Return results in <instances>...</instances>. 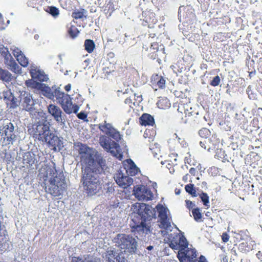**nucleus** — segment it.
<instances>
[{"label": "nucleus", "mask_w": 262, "mask_h": 262, "mask_svg": "<svg viewBox=\"0 0 262 262\" xmlns=\"http://www.w3.org/2000/svg\"><path fill=\"white\" fill-rule=\"evenodd\" d=\"M139 122L143 126H153L155 124V120L151 115L144 113L140 117Z\"/></svg>", "instance_id": "393cba45"}, {"label": "nucleus", "mask_w": 262, "mask_h": 262, "mask_svg": "<svg viewBox=\"0 0 262 262\" xmlns=\"http://www.w3.org/2000/svg\"><path fill=\"white\" fill-rule=\"evenodd\" d=\"M134 194L139 201H148L151 200L153 193L150 189L144 185H137L134 190Z\"/></svg>", "instance_id": "f8f14e48"}, {"label": "nucleus", "mask_w": 262, "mask_h": 262, "mask_svg": "<svg viewBox=\"0 0 262 262\" xmlns=\"http://www.w3.org/2000/svg\"><path fill=\"white\" fill-rule=\"evenodd\" d=\"M0 53L5 58V62L12 58V56L8 51V49L5 48L4 46H0Z\"/></svg>", "instance_id": "58836bf2"}, {"label": "nucleus", "mask_w": 262, "mask_h": 262, "mask_svg": "<svg viewBox=\"0 0 262 262\" xmlns=\"http://www.w3.org/2000/svg\"><path fill=\"white\" fill-rule=\"evenodd\" d=\"M199 135L202 137L206 139L211 135V132L207 128H203L199 132Z\"/></svg>", "instance_id": "79ce46f5"}, {"label": "nucleus", "mask_w": 262, "mask_h": 262, "mask_svg": "<svg viewBox=\"0 0 262 262\" xmlns=\"http://www.w3.org/2000/svg\"><path fill=\"white\" fill-rule=\"evenodd\" d=\"M246 92H247V93L248 95L249 98L250 99H254L255 98V95L252 92L251 86L249 85V86H248V88H247V89L246 90Z\"/></svg>", "instance_id": "09e8293b"}, {"label": "nucleus", "mask_w": 262, "mask_h": 262, "mask_svg": "<svg viewBox=\"0 0 262 262\" xmlns=\"http://www.w3.org/2000/svg\"><path fill=\"white\" fill-rule=\"evenodd\" d=\"M178 111L179 113V115L180 113L181 114L182 118L183 119V116L184 114L185 117H186V112L184 110V105L183 104H179L178 105Z\"/></svg>", "instance_id": "de8ad7c7"}, {"label": "nucleus", "mask_w": 262, "mask_h": 262, "mask_svg": "<svg viewBox=\"0 0 262 262\" xmlns=\"http://www.w3.org/2000/svg\"><path fill=\"white\" fill-rule=\"evenodd\" d=\"M98 128L102 133L116 141V142L112 141L108 137L103 136L100 140L101 146L107 151H110L113 156L121 160L123 158V154L119 144L116 142L121 139L120 132L115 128L112 124L107 123L106 121L103 123L99 124Z\"/></svg>", "instance_id": "7ed1b4c3"}, {"label": "nucleus", "mask_w": 262, "mask_h": 262, "mask_svg": "<svg viewBox=\"0 0 262 262\" xmlns=\"http://www.w3.org/2000/svg\"><path fill=\"white\" fill-rule=\"evenodd\" d=\"M50 124L47 120L35 122L28 127V132L35 141H47V136L50 132Z\"/></svg>", "instance_id": "423d86ee"}, {"label": "nucleus", "mask_w": 262, "mask_h": 262, "mask_svg": "<svg viewBox=\"0 0 262 262\" xmlns=\"http://www.w3.org/2000/svg\"><path fill=\"white\" fill-rule=\"evenodd\" d=\"M97 167L91 168L85 166L82 168L81 183L83 191L88 196H93L99 193L102 189V183L99 174L101 173L106 166L105 161L103 159L96 162Z\"/></svg>", "instance_id": "f03ea898"}, {"label": "nucleus", "mask_w": 262, "mask_h": 262, "mask_svg": "<svg viewBox=\"0 0 262 262\" xmlns=\"http://www.w3.org/2000/svg\"><path fill=\"white\" fill-rule=\"evenodd\" d=\"M41 91L46 97L51 100L56 99L67 114H70L73 112L76 114L78 112L79 107L77 104H73L70 95L60 91L59 88L51 89L49 86H45Z\"/></svg>", "instance_id": "39448f33"}, {"label": "nucleus", "mask_w": 262, "mask_h": 262, "mask_svg": "<svg viewBox=\"0 0 262 262\" xmlns=\"http://www.w3.org/2000/svg\"><path fill=\"white\" fill-rule=\"evenodd\" d=\"M14 127L11 122L4 125L0 128V141L2 146L13 144L16 140V136L14 133Z\"/></svg>", "instance_id": "1a4fd4ad"}, {"label": "nucleus", "mask_w": 262, "mask_h": 262, "mask_svg": "<svg viewBox=\"0 0 262 262\" xmlns=\"http://www.w3.org/2000/svg\"><path fill=\"white\" fill-rule=\"evenodd\" d=\"M30 74L32 78L36 79L40 82L47 81L48 77L43 72L37 70L36 69H31L30 70Z\"/></svg>", "instance_id": "5701e85b"}, {"label": "nucleus", "mask_w": 262, "mask_h": 262, "mask_svg": "<svg viewBox=\"0 0 262 262\" xmlns=\"http://www.w3.org/2000/svg\"><path fill=\"white\" fill-rule=\"evenodd\" d=\"M206 140L207 141V145L206 147L208 151L217 148L220 143L219 138L217 137L215 134L212 135L209 139Z\"/></svg>", "instance_id": "a878e982"}, {"label": "nucleus", "mask_w": 262, "mask_h": 262, "mask_svg": "<svg viewBox=\"0 0 262 262\" xmlns=\"http://www.w3.org/2000/svg\"><path fill=\"white\" fill-rule=\"evenodd\" d=\"M104 67L102 69L103 73L105 76H107L110 74L115 72V67L114 65L111 62H107L104 64Z\"/></svg>", "instance_id": "72a5a7b5"}, {"label": "nucleus", "mask_w": 262, "mask_h": 262, "mask_svg": "<svg viewBox=\"0 0 262 262\" xmlns=\"http://www.w3.org/2000/svg\"><path fill=\"white\" fill-rule=\"evenodd\" d=\"M143 25L147 26L149 28L154 27L157 24L158 20L156 17L155 14L150 11H145L142 14Z\"/></svg>", "instance_id": "f3484780"}, {"label": "nucleus", "mask_w": 262, "mask_h": 262, "mask_svg": "<svg viewBox=\"0 0 262 262\" xmlns=\"http://www.w3.org/2000/svg\"><path fill=\"white\" fill-rule=\"evenodd\" d=\"M116 246L124 253H135L137 247V243L135 238L130 235L123 233L118 234L114 239Z\"/></svg>", "instance_id": "0eeeda50"}, {"label": "nucleus", "mask_w": 262, "mask_h": 262, "mask_svg": "<svg viewBox=\"0 0 262 262\" xmlns=\"http://www.w3.org/2000/svg\"><path fill=\"white\" fill-rule=\"evenodd\" d=\"M196 169L195 168H193V167H191L190 169H189V173L193 176H195V174H196Z\"/></svg>", "instance_id": "bf43d9fd"}, {"label": "nucleus", "mask_w": 262, "mask_h": 262, "mask_svg": "<svg viewBox=\"0 0 262 262\" xmlns=\"http://www.w3.org/2000/svg\"><path fill=\"white\" fill-rule=\"evenodd\" d=\"M116 183L123 188H127L133 183V180L129 176H125L121 171H117L114 176Z\"/></svg>", "instance_id": "dca6fc26"}, {"label": "nucleus", "mask_w": 262, "mask_h": 262, "mask_svg": "<svg viewBox=\"0 0 262 262\" xmlns=\"http://www.w3.org/2000/svg\"><path fill=\"white\" fill-rule=\"evenodd\" d=\"M34 160L35 159L33 154L29 152L25 153L23 158V162L24 164H29L30 166L34 164Z\"/></svg>", "instance_id": "e433bc0d"}, {"label": "nucleus", "mask_w": 262, "mask_h": 262, "mask_svg": "<svg viewBox=\"0 0 262 262\" xmlns=\"http://www.w3.org/2000/svg\"><path fill=\"white\" fill-rule=\"evenodd\" d=\"M158 107L160 109H166L170 107L171 104L167 98H160L157 103Z\"/></svg>", "instance_id": "2f4dec72"}, {"label": "nucleus", "mask_w": 262, "mask_h": 262, "mask_svg": "<svg viewBox=\"0 0 262 262\" xmlns=\"http://www.w3.org/2000/svg\"><path fill=\"white\" fill-rule=\"evenodd\" d=\"M25 84L27 87L31 88H38L39 89H40L41 86L42 85V84L37 82L32 79H29L26 80Z\"/></svg>", "instance_id": "a19ab883"}, {"label": "nucleus", "mask_w": 262, "mask_h": 262, "mask_svg": "<svg viewBox=\"0 0 262 262\" xmlns=\"http://www.w3.org/2000/svg\"><path fill=\"white\" fill-rule=\"evenodd\" d=\"M66 27L67 33L71 38L74 39L78 36L79 34V31L75 25L70 23L67 25Z\"/></svg>", "instance_id": "bb28decb"}, {"label": "nucleus", "mask_w": 262, "mask_h": 262, "mask_svg": "<svg viewBox=\"0 0 262 262\" xmlns=\"http://www.w3.org/2000/svg\"><path fill=\"white\" fill-rule=\"evenodd\" d=\"M156 208L158 213L160 227L165 230L169 229L171 227V217L168 214L169 210L161 204H158Z\"/></svg>", "instance_id": "9d476101"}, {"label": "nucleus", "mask_w": 262, "mask_h": 262, "mask_svg": "<svg viewBox=\"0 0 262 262\" xmlns=\"http://www.w3.org/2000/svg\"><path fill=\"white\" fill-rule=\"evenodd\" d=\"M200 145L202 147H203L205 149H207V148L205 147L207 146V141L206 140H204V141H201L200 142Z\"/></svg>", "instance_id": "4d7b16f0"}, {"label": "nucleus", "mask_w": 262, "mask_h": 262, "mask_svg": "<svg viewBox=\"0 0 262 262\" xmlns=\"http://www.w3.org/2000/svg\"><path fill=\"white\" fill-rule=\"evenodd\" d=\"M3 21V17L2 14L0 13V28H1V25H2V23Z\"/></svg>", "instance_id": "e2e57ef3"}, {"label": "nucleus", "mask_w": 262, "mask_h": 262, "mask_svg": "<svg viewBox=\"0 0 262 262\" xmlns=\"http://www.w3.org/2000/svg\"><path fill=\"white\" fill-rule=\"evenodd\" d=\"M220 82V77L217 75L210 82V84L212 86H216L219 85Z\"/></svg>", "instance_id": "49530a36"}, {"label": "nucleus", "mask_w": 262, "mask_h": 262, "mask_svg": "<svg viewBox=\"0 0 262 262\" xmlns=\"http://www.w3.org/2000/svg\"><path fill=\"white\" fill-rule=\"evenodd\" d=\"M115 10L113 3L109 1L106 3L103 7V12L107 18L110 17Z\"/></svg>", "instance_id": "c85d7f7f"}, {"label": "nucleus", "mask_w": 262, "mask_h": 262, "mask_svg": "<svg viewBox=\"0 0 262 262\" xmlns=\"http://www.w3.org/2000/svg\"><path fill=\"white\" fill-rule=\"evenodd\" d=\"M150 49L154 50L155 52L159 50V44L158 42H154L151 43Z\"/></svg>", "instance_id": "603ef678"}, {"label": "nucleus", "mask_w": 262, "mask_h": 262, "mask_svg": "<svg viewBox=\"0 0 262 262\" xmlns=\"http://www.w3.org/2000/svg\"><path fill=\"white\" fill-rule=\"evenodd\" d=\"M200 198L201 199L202 202L206 209H208L210 207L209 197L207 193L202 192L199 194Z\"/></svg>", "instance_id": "f704fd0d"}, {"label": "nucleus", "mask_w": 262, "mask_h": 262, "mask_svg": "<svg viewBox=\"0 0 262 262\" xmlns=\"http://www.w3.org/2000/svg\"><path fill=\"white\" fill-rule=\"evenodd\" d=\"M124 103L131 107V104L133 103L132 99L130 97L127 98L125 99Z\"/></svg>", "instance_id": "13d9d810"}, {"label": "nucleus", "mask_w": 262, "mask_h": 262, "mask_svg": "<svg viewBox=\"0 0 262 262\" xmlns=\"http://www.w3.org/2000/svg\"><path fill=\"white\" fill-rule=\"evenodd\" d=\"M195 262H208L205 257L203 255H201L199 258L196 257V260Z\"/></svg>", "instance_id": "6e6d98bb"}, {"label": "nucleus", "mask_w": 262, "mask_h": 262, "mask_svg": "<svg viewBox=\"0 0 262 262\" xmlns=\"http://www.w3.org/2000/svg\"><path fill=\"white\" fill-rule=\"evenodd\" d=\"M229 235L227 233H223L222 235V241L225 242V243H226L228 241H229Z\"/></svg>", "instance_id": "5fc2aeb1"}, {"label": "nucleus", "mask_w": 262, "mask_h": 262, "mask_svg": "<svg viewBox=\"0 0 262 262\" xmlns=\"http://www.w3.org/2000/svg\"><path fill=\"white\" fill-rule=\"evenodd\" d=\"M157 33H149V36L151 38H154L157 36Z\"/></svg>", "instance_id": "69168bd1"}, {"label": "nucleus", "mask_w": 262, "mask_h": 262, "mask_svg": "<svg viewBox=\"0 0 262 262\" xmlns=\"http://www.w3.org/2000/svg\"><path fill=\"white\" fill-rule=\"evenodd\" d=\"M252 122L254 123V122H258V119L254 118L252 120Z\"/></svg>", "instance_id": "774afa93"}, {"label": "nucleus", "mask_w": 262, "mask_h": 262, "mask_svg": "<svg viewBox=\"0 0 262 262\" xmlns=\"http://www.w3.org/2000/svg\"><path fill=\"white\" fill-rule=\"evenodd\" d=\"M198 253L194 248L188 247L178 251L177 257L180 262H195Z\"/></svg>", "instance_id": "9b49d317"}, {"label": "nucleus", "mask_w": 262, "mask_h": 262, "mask_svg": "<svg viewBox=\"0 0 262 262\" xmlns=\"http://www.w3.org/2000/svg\"><path fill=\"white\" fill-rule=\"evenodd\" d=\"M156 135V132L154 129H146L143 137L145 139H148V142H151L154 140Z\"/></svg>", "instance_id": "7c9ffc66"}, {"label": "nucleus", "mask_w": 262, "mask_h": 262, "mask_svg": "<svg viewBox=\"0 0 262 262\" xmlns=\"http://www.w3.org/2000/svg\"><path fill=\"white\" fill-rule=\"evenodd\" d=\"M169 156L171 158H173V160L174 161H177L176 158L178 156V154L176 151V149L171 150L169 154Z\"/></svg>", "instance_id": "3c124183"}, {"label": "nucleus", "mask_w": 262, "mask_h": 262, "mask_svg": "<svg viewBox=\"0 0 262 262\" xmlns=\"http://www.w3.org/2000/svg\"><path fill=\"white\" fill-rule=\"evenodd\" d=\"M71 85L70 84H68L64 86V89L67 92H69L71 90Z\"/></svg>", "instance_id": "052dcab7"}, {"label": "nucleus", "mask_w": 262, "mask_h": 262, "mask_svg": "<svg viewBox=\"0 0 262 262\" xmlns=\"http://www.w3.org/2000/svg\"><path fill=\"white\" fill-rule=\"evenodd\" d=\"M84 9H82L80 11H76L72 13V16L76 19H81L84 16Z\"/></svg>", "instance_id": "c03bdc74"}, {"label": "nucleus", "mask_w": 262, "mask_h": 262, "mask_svg": "<svg viewBox=\"0 0 262 262\" xmlns=\"http://www.w3.org/2000/svg\"><path fill=\"white\" fill-rule=\"evenodd\" d=\"M185 203H186V207L189 210L192 209V208L195 206V204L192 201H191L190 200H186Z\"/></svg>", "instance_id": "8fccbe9b"}, {"label": "nucleus", "mask_w": 262, "mask_h": 262, "mask_svg": "<svg viewBox=\"0 0 262 262\" xmlns=\"http://www.w3.org/2000/svg\"><path fill=\"white\" fill-rule=\"evenodd\" d=\"M165 80L162 76L158 74L153 75L151 77V83L153 86L158 87V89H163L165 88Z\"/></svg>", "instance_id": "b1692460"}, {"label": "nucleus", "mask_w": 262, "mask_h": 262, "mask_svg": "<svg viewBox=\"0 0 262 262\" xmlns=\"http://www.w3.org/2000/svg\"><path fill=\"white\" fill-rule=\"evenodd\" d=\"M175 191V193L177 194V195H179L181 193V190L180 189H178V188H176L174 190Z\"/></svg>", "instance_id": "0e129e2a"}, {"label": "nucleus", "mask_w": 262, "mask_h": 262, "mask_svg": "<svg viewBox=\"0 0 262 262\" xmlns=\"http://www.w3.org/2000/svg\"><path fill=\"white\" fill-rule=\"evenodd\" d=\"M42 142L47 143L49 147L54 151H56L57 148H59L61 145V141L59 138L54 134L50 133V132L47 136V141H42Z\"/></svg>", "instance_id": "aec40b11"}, {"label": "nucleus", "mask_w": 262, "mask_h": 262, "mask_svg": "<svg viewBox=\"0 0 262 262\" xmlns=\"http://www.w3.org/2000/svg\"><path fill=\"white\" fill-rule=\"evenodd\" d=\"M3 95L4 101L10 108H15L18 106L17 99L10 90L4 91Z\"/></svg>", "instance_id": "a211bd4d"}, {"label": "nucleus", "mask_w": 262, "mask_h": 262, "mask_svg": "<svg viewBox=\"0 0 262 262\" xmlns=\"http://www.w3.org/2000/svg\"><path fill=\"white\" fill-rule=\"evenodd\" d=\"M221 262H228V258L226 256H223Z\"/></svg>", "instance_id": "680f3d73"}, {"label": "nucleus", "mask_w": 262, "mask_h": 262, "mask_svg": "<svg viewBox=\"0 0 262 262\" xmlns=\"http://www.w3.org/2000/svg\"><path fill=\"white\" fill-rule=\"evenodd\" d=\"M129 91L133 94L135 97H137V99H140V100L142 99V95L141 94V92H138L137 91H134L132 88H130L129 90L128 89H126L125 91L124 92V94L128 93Z\"/></svg>", "instance_id": "a18cd8bd"}, {"label": "nucleus", "mask_w": 262, "mask_h": 262, "mask_svg": "<svg viewBox=\"0 0 262 262\" xmlns=\"http://www.w3.org/2000/svg\"><path fill=\"white\" fill-rule=\"evenodd\" d=\"M192 214L193 216L194 220L198 222H200L203 221L202 219V214L201 213V210L198 207H196L192 209Z\"/></svg>", "instance_id": "4c0bfd02"}, {"label": "nucleus", "mask_w": 262, "mask_h": 262, "mask_svg": "<svg viewBox=\"0 0 262 262\" xmlns=\"http://www.w3.org/2000/svg\"><path fill=\"white\" fill-rule=\"evenodd\" d=\"M123 167L128 176H135L140 172L139 168L130 159H126L123 161Z\"/></svg>", "instance_id": "6ab92c4d"}, {"label": "nucleus", "mask_w": 262, "mask_h": 262, "mask_svg": "<svg viewBox=\"0 0 262 262\" xmlns=\"http://www.w3.org/2000/svg\"><path fill=\"white\" fill-rule=\"evenodd\" d=\"M46 11L54 17L57 16L59 14L58 8L54 6L48 7Z\"/></svg>", "instance_id": "37998d69"}, {"label": "nucleus", "mask_w": 262, "mask_h": 262, "mask_svg": "<svg viewBox=\"0 0 262 262\" xmlns=\"http://www.w3.org/2000/svg\"><path fill=\"white\" fill-rule=\"evenodd\" d=\"M107 262H126V259L121 253H117L113 250H108L105 254Z\"/></svg>", "instance_id": "412c9836"}, {"label": "nucleus", "mask_w": 262, "mask_h": 262, "mask_svg": "<svg viewBox=\"0 0 262 262\" xmlns=\"http://www.w3.org/2000/svg\"><path fill=\"white\" fill-rule=\"evenodd\" d=\"M39 179L42 181L47 193L54 196L62 195L67 189L65 177L62 171L56 168V164H45L42 166L39 172Z\"/></svg>", "instance_id": "f257e3e1"}, {"label": "nucleus", "mask_w": 262, "mask_h": 262, "mask_svg": "<svg viewBox=\"0 0 262 262\" xmlns=\"http://www.w3.org/2000/svg\"><path fill=\"white\" fill-rule=\"evenodd\" d=\"M18 102V106H21L27 111H31L33 108L34 100L31 95L27 92L23 91L20 93Z\"/></svg>", "instance_id": "4468645a"}, {"label": "nucleus", "mask_w": 262, "mask_h": 262, "mask_svg": "<svg viewBox=\"0 0 262 262\" xmlns=\"http://www.w3.org/2000/svg\"><path fill=\"white\" fill-rule=\"evenodd\" d=\"M241 262H250V261L247 259H242L241 260Z\"/></svg>", "instance_id": "338daca9"}, {"label": "nucleus", "mask_w": 262, "mask_h": 262, "mask_svg": "<svg viewBox=\"0 0 262 262\" xmlns=\"http://www.w3.org/2000/svg\"><path fill=\"white\" fill-rule=\"evenodd\" d=\"M238 249L241 252L246 253L252 250V246L251 245L250 243H249L248 242L245 241L239 244Z\"/></svg>", "instance_id": "473e14b6"}, {"label": "nucleus", "mask_w": 262, "mask_h": 262, "mask_svg": "<svg viewBox=\"0 0 262 262\" xmlns=\"http://www.w3.org/2000/svg\"><path fill=\"white\" fill-rule=\"evenodd\" d=\"M12 53L17 61L22 67H26L28 66L29 63L28 59L19 49H14Z\"/></svg>", "instance_id": "4be33fe9"}, {"label": "nucleus", "mask_w": 262, "mask_h": 262, "mask_svg": "<svg viewBox=\"0 0 262 262\" xmlns=\"http://www.w3.org/2000/svg\"><path fill=\"white\" fill-rule=\"evenodd\" d=\"M77 117L80 119L85 120L87 117V114L83 112H81L77 115Z\"/></svg>", "instance_id": "864d4df0"}, {"label": "nucleus", "mask_w": 262, "mask_h": 262, "mask_svg": "<svg viewBox=\"0 0 262 262\" xmlns=\"http://www.w3.org/2000/svg\"><path fill=\"white\" fill-rule=\"evenodd\" d=\"M76 147L79 155L80 162L81 165H85L91 168L97 167L96 165V162L100 158H98L95 160L93 154L91 152V148L86 145L81 143H78ZM101 159H102L101 158Z\"/></svg>", "instance_id": "6e6552de"}, {"label": "nucleus", "mask_w": 262, "mask_h": 262, "mask_svg": "<svg viewBox=\"0 0 262 262\" xmlns=\"http://www.w3.org/2000/svg\"><path fill=\"white\" fill-rule=\"evenodd\" d=\"M185 189L186 191L189 194H191L193 197L198 196V193L193 184H189L185 186Z\"/></svg>", "instance_id": "ea45409f"}, {"label": "nucleus", "mask_w": 262, "mask_h": 262, "mask_svg": "<svg viewBox=\"0 0 262 262\" xmlns=\"http://www.w3.org/2000/svg\"><path fill=\"white\" fill-rule=\"evenodd\" d=\"M48 112L57 123L60 124L64 123L65 115L59 106L50 104L48 106Z\"/></svg>", "instance_id": "2eb2a0df"}, {"label": "nucleus", "mask_w": 262, "mask_h": 262, "mask_svg": "<svg viewBox=\"0 0 262 262\" xmlns=\"http://www.w3.org/2000/svg\"><path fill=\"white\" fill-rule=\"evenodd\" d=\"M84 49L89 53H91L93 52L95 45L93 40L86 39L84 41Z\"/></svg>", "instance_id": "c9c22d12"}, {"label": "nucleus", "mask_w": 262, "mask_h": 262, "mask_svg": "<svg viewBox=\"0 0 262 262\" xmlns=\"http://www.w3.org/2000/svg\"><path fill=\"white\" fill-rule=\"evenodd\" d=\"M0 79L4 81L10 82L12 79V76L8 71L0 68Z\"/></svg>", "instance_id": "c756f323"}, {"label": "nucleus", "mask_w": 262, "mask_h": 262, "mask_svg": "<svg viewBox=\"0 0 262 262\" xmlns=\"http://www.w3.org/2000/svg\"><path fill=\"white\" fill-rule=\"evenodd\" d=\"M134 215L132 219L134 225L132 230L136 234H147L150 231V226L146 223L155 214V210L144 203H137L133 205Z\"/></svg>", "instance_id": "20e7f679"}, {"label": "nucleus", "mask_w": 262, "mask_h": 262, "mask_svg": "<svg viewBox=\"0 0 262 262\" xmlns=\"http://www.w3.org/2000/svg\"><path fill=\"white\" fill-rule=\"evenodd\" d=\"M169 245L171 249L179 251L183 248H186L188 246V243L183 235L177 233L172 237Z\"/></svg>", "instance_id": "ddd939ff"}, {"label": "nucleus", "mask_w": 262, "mask_h": 262, "mask_svg": "<svg viewBox=\"0 0 262 262\" xmlns=\"http://www.w3.org/2000/svg\"><path fill=\"white\" fill-rule=\"evenodd\" d=\"M5 63L9 67V69L13 72L16 74H20L21 73V68L17 64L14 59L12 57L11 59H9Z\"/></svg>", "instance_id": "cd10ccee"}]
</instances>
